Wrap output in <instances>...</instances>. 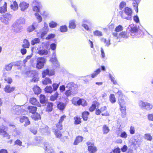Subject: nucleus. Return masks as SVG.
Listing matches in <instances>:
<instances>
[{"instance_id":"nucleus-33","label":"nucleus","mask_w":153,"mask_h":153,"mask_svg":"<svg viewBox=\"0 0 153 153\" xmlns=\"http://www.w3.org/2000/svg\"><path fill=\"white\" fill-rule=\"evenodd\" d=\"M7 11V3L5 2L4 5L0 7V13H3Z\"/></svg>"},{"instance_id":"nucleus-57","label":"nucleus","mask_w":153,"mask_h":153,"mask_svg":"<svg viewBox=\"0 0 153 153\" xmlns=\"http://www.w3.org/2000/svg\"><path fill=\"white\" fill-rule=\"evenodd\" d=\"M94 35L97 36H101L102 34L101 32L98 30H96L93 32Z\"/></svg>"},{"instance_id":"nucleus-37","label":"nucleus","mask_w":153,"mask_h":153,"mask_svg":"<svg viewBox=\"0 0 153 153\" xmlns=\"http://www.w3.org/2000/svg\"><path fill=\"white\" fill-rule=\"evenodd\" d=\"M38 53L41 55H46L48 53V51L45 49H40L38 51Z\"/></svg>"},{"instance_id":"nucleus-30","label":"nucleus","mask_w":153,"mask_h":153,"mask_svg":"<svg viewBox=\"0 0 153 153\" xmlns=\"http://www.w3.org/2000/svg\"><path fill=\"white\" fill-rule=\"evenodd\" d=\"M88 150L90 153H94L97 151V148L95 146H88Z\"/></svg>"},{"instance_id":"nucleus-5","label":"nucleus","mask_w":153,"mask_h":153,"mask_svg":"<svg viewBox=\"0 0 153 153\" xmlns=\"http://www.w3.org/2000/svg\"><path fill=\"white\" fill-rule=\"evenodd\" d=\"M7 128L3 126L0 127V135L3 137H8L9 135L7 132Z\"/></svg>"},{"instance_id":"nucleus-18","label":"nucleus","mask_w":153,"mask_h":153,"mask_svg":"<svg viewBox=\"0 0 153 153\" xmlns=\"http://www.w3.org/2000/svg\"><path fill=\"white\" fill-rule=\"evenodd\" d=\"M15 88V87H11L10 85H6L4 88V91L6 92L9 93L13 91Z\"/></svg>"},{"instance_id":"nucleus-63","label":"nucleus","mask_w":153,"mask_h":153,"mask_svg":"<svg viewBox=\"0 0 153 153\" xmlns=\"http://www.w3.org/2000/svg\"><path fill=\"white\" fill-rule=\"evenodd\" d=\"M83 23L88 24L89 25H91L92 24L91 21L89 19H84L82 21Z\"/></svg>"},{"instance_id":"nucleus-62","label":"nucleus","mask_w":153,"mask_h":153,"mask_svg":"<svg viewBox=\"0 0 153 153\" xmlns=\"http://www.w3.org/2000/svg\"><path fill=\"white\" fill-rule=\"evenodd\" d=\"M123 30V27L121 25H119L116 27L115 30L117 33V32H119L122 30Z\"/></svg>"},{"instance_id":"nucleus-31","label":"nucleus","mask_w":153,"mask_h":153,"mask_svg":"<svg viewBox=\"0 0 153 153\" xmlns=\"http://www.w3.org/2000/svg\"><path fill=\"white\" fill-rule=\"evenodd\" d=\"M53 103L48 102L47 103L46 111H51L53 109Z\"/></svg>"},{"instance_id":"nucleus-16","label":"nucleus","mask_w":153,"mask_h":153,"mask_svg":"<svg viewBox=\"0 0 153 153\" xmlns=\"http://www.w3.org/2000/svg\"><path fill=\"white\" fill-rule=\"evenodd\" d=\"M53 57L51 58L50 60L53 65L55 64V65L56 67H58L59 65V64L56 58V55L55 52H54L53 53Z\"/></svg>"},{"instance_id":"nucleus-45","label":"nucleus","mask_w":153,"mask_h":153,"mask_svg":"<svg viewBox=\"0 0 153 153\" xmlns=\"http://www.w3.org/2000/svg\"><path fill=\"white\" fill-rule=\"evenodd\" d=\"M100 69L98 68L96 71H94V72L91 74V77L92 78H94L96 77L98 74H99L100 72Z\"/></svg>"},{"instance_id":"nucleus-19","label":"nucleus","mask_w":153,"mask_h":153,"mask_svg":"<svg viewBox=\"0 0 153 153\" xmlns=\"http://www.w3.org/2000/svg\"><path fill=\"white\" fill-rule=\"evenodd\" d=\"M30 103L33 105H36L38 107H40L41 105L37 101L36 99L35 98H31L30 100Z\"/></svg>"},{"instance_id":"nucleus-47","label":"nucleus","mask_w":153,"mask_h":153,"mask_svg":"<svg viewBox=\"0 0 153 153\" xmlns=\"http://www.w3.org/2000/svg\"><path fill=\"white\" fill-rule=\"evenodd\" d=\"M81 118L78 117L76 116L74 117V123L76 125L79 124L81 123Z\"/></svg>"},{"instance_id":"nucleus-42","label":"nucleus","mask_w":153,"mask_h":153,"mask_svg":"<svg viewBox=\"0 0 153 153\" xmlns=\"http://www.w3.org/2000/svg\"><path fill=\"white\" fill-rule=\"evenodd\" d=\"M109 100L112 103H114L116 101V99L114 95L111 94L109 96Z\"/></svg>"},{"instance_id":"nucleus-10","label":"nucleus","mask_w":153,"mask_h":153,"mask_svg":"<svg viewBox=\"0 0 153 153\" xmlns=\"http://www.w3.org/2000/svg\"><path fill=\"white\" fill-rule=\"evenodd\" d=\"M12 29L14 32L18 33L23 29L22 26L14 22L12 25Z\"/></svg>"},{"instance_id":"nucleus-59","label":"nucleus","mask_w":153,"mask_h":153,"mask_svg":"<svg viewBox=\"0 0 153 153\" xmlns=\"http://www.w3.org/2000/svg\"><path fill=\"white\" fill-rule=\"evenodd\" d=\"M138 3L135 2L133 1V5L134 7V9L136 11L137 13L138 12Z\"/></svg>"},{"instance_id":"nucleus-17","label":"nucleus","mask_w":153,"mask_h":153,"mask_svg":"<svg viewBox=\"0 0 153 153\" xmlns=\"http://www.w3.org/2000/svg\"><path fill=\"white\" fill-rule=\"evenodd\" d=\"M29 4L28 3L25 2L23 1L20 3L19 6L21 8V10L22 11H24L26 10L29 7Z\"/></svg>"},{"instance_id":"nucleus-61","label":"nucleus","mask_w":153,"mask_h":153,"mask_svg":"<svg viewBox=\"0 0 153 153\" xmlns=\"http://www.w3.org/2000/svg\"><path fill=\"white\" fill-rule=\"evenodd\" d=\"M62 123H60L59 122L56 125V127L57 128L56 129L57 130H61L62 129Z\"/></svg>"},{"instance_id":"nucleus-6","label":"nucleus","mask_w":153,"mask_h":153,"mask_svg":"<svg viewBox=\"0 0 153 153\" xmlns=\"http://www.w3.org/2000/svg\"><path fill=\"white\" fill-rule=\"evenodd\" d=\"M112 34L113 36L116 38V39H118V38H122L126 39L128 37L127 33L124 31L121 32L118 35L117 32H114Z\"/></svg>"},{"instance_id":"nucleus-25","label":"nucleus","mask_w":153,"mask_h":153,"mask_svg":"<svg viewBox=\"0 0 153 153\" xmlns=\"http://www.w3.org/2000/svg\"><path fill=\"white\" fill-rule=\"evenodd\" d=\"M40 129L41 131V132L42 133H48L49 132V131L48 130V127L46 125H44L43 126H42L40 128Z\"/></svg>"},{"instance_id":"nucleus-23","label":"nucleus","mask_w":153,"mask_h":153,"mask_svg":"<svg viewBox=\"0 0 153 153\" xmlns=\"http://www.w3.org/2000/svg\"><path fill=\"white\" fill-rule=\"evenodd\" d=\"M131 28L130 31L132 33H135L138 31V28L136 25H131L129 26Z\"/></svg>"},{"instance_id":"nucleus-4","label":"nucleus","mask_w":153,"mask_h":153,"mask_svg":"<svg viewBox=\"0 0 153 153\" xmlns=\"http://www.w3.org/2000/svg\"><path fill=\"white\" fill-rule=\"evenodd\" d=\"M125 13L128 16V17L124 16L121 15V16L123 19H126L128 20H130L131 19V15L132 11L131 9L128 7H126L124 9Z\"/></svg>"},{"instance_id":"nucleus-9","label":"nucleus","mask_w":153,"mask_h":153,"mask_svg":"<svg viewBox=\"0 0 153 153\" xmlns=\"http://www.w3.org/2000/svg\"><path fill=\"white\" fill-rule=\"evenodd\" d=\"M32 5L33 6V9L34 11L39 12L40 9L41 7L39 3L36 0L33 1Z\"/></svg>"},{"instance_id":"nucleus-53","label":"nucleus","mask_w":153,"mask_h":153,"mask_svg":"<svg viewBox=\"0 0 153 153\" xmlns=\"http://www.w3.org/2000/svg\"><path fill=\"white\" fill-rule=\"evenodd\" d=\"M4 80L7 83L9 84H11L13 82V80L11 78L9 77H5L4 78Z\"/></svg>"},{"instance_id":"nucleus-43","label":"nucleus","mask_w":153,"mask_h":153,"mask_svg":"<svg viewBox=\"0 0 153 153\" xmlns=\"http://www.w3.org/2000/svg\"><path fill=\"white\" fill-rule=\"evenodd\" d=\"M60 31L62 33H65L67 31V27L66 25L61 26L59 28Z\"/></svg>"},{"instance_id":"nucleus-44","label":"nucleus","mask_w":153,"mask_h":153,"mask_svg":"<svg viewBox=\"0 0 153 153\" xmlns=\"http://www.w3.org/2000/svg\"><path fill=\"white\" fill-rule=\"evenodd\" d=\"M51 81L49 78L46 77L45 79L42 81V83L44 85H47L51 83Z\"/></svg>"},{"instance_id":"nucleus-21","label":"nucleus","mask_w":153,"mask_h":153,"mask_svg":"<svg viewBox=\"0 0 153 153\" xmlns=\"http://www.w3.org/2000/svg\"><path fill=\"white\" fill-rule=\"evenodd\" d=\"M66 106V104L62 102H59L57 105V108L61 111L64 110Z\"/></svg>"},{"instance_id":"nucleus-40","label":"nucleus","mask_w":153,"mask_h":153,"mask_svg":"<svg viewBox=\"0 0 153 153\" xmlns=\"http://www.w3.org/2000/svg\"><path fill=\"white\" fill-rule=\"evenodd\" d=\"M59 95V94L57 92H56L54 94L51 96V100L52 101H54L56 100L58 97Z\"/></svg>"},{"instance_id":"nucleus-41","label":"nucleus","mask_w":153,"mask_h":153,"mask_svg":"<svg viewBox=\"0 0 153 153\" xmlns=\"http://www.w3.org/2000/svg\"><path fill=\"white\" fill-rule=\"evenodd\" d=\"M109 76L111 82L113 83V84L114 85L117 84V82L114 75H112L111 74H109Z\"/></svg>"},{"instance_id":"nucleus-15","label":"nucleus","mask_w":153,"mask_h":153,"mask_svg":"<svg viewBox=\"0 0 153 153\" xmlns=\"http://www.w3.org/2000/svg\"><path fill=\"white\" fill-rule=\"evenodd\" d=\"M54 73L53 71L50 70L49 69H47L43 71L42 72V77H45L46 75L49 76H52L54 74Z\"/></svg>"},{"instance_id":"nucleus-8","label":"nucleus","mask_w":153,"mask_h":153,"mask_svg":"<svg viewBox=\"0 0 153 153\" xmlns=\"http://www.w3.org/2000/svg\"><path fill=\"white\" fill-rule=\"evenodd\" d=\"M34 72L32 71H29L26 72V74L28 76L31 77V75L33 74ZM32 79L31 80V81L36 82L39 79L38 75L37 74H33L32 76Z\"/></svg>"},{"instance_id":"nucleus-58","label":"nucleus","mask_w":153,"mask_h":153,"mask_svg":"<svg viewBox=\"0 0 153 153\" xmlns=\"http://www.w3.org/2000/svg\"><path fill=\"white\" fill-rule=\"evenodd\" d=\"M102 41L106 44V46H108L110 45V39H108L107 40L105 39L102 38Z\"/></svg>"},{"instance_id":"nucleus-51","label":"nucleus","mask_w":153,"mask_h":153,"mask_svg":"<svg viewBox=\"0 0 153 153\" xmlns=\"http://www.w3.org/2000/svg\"><path fill=\"white\" fill-rule=\"evenodd\" d=\"M57 25V23L53 21H51L49 24V26L52 28L56 27Z\"/></svg>"},{"instance_id":"nucleus-1","label":"nucleus","mask_w":153,"mask_h":153,"mask_svg":"<svg viewBox=\"0 0 153 153\" xmlns=\"http://www.w3.org/2000/svg\"><path fill=\"white\" fill-rule=\"evenodd\" d=\"M24 107L23 105H15L13 107L12 112L17 115H23L26 112Z\"/></svg>"},{"instance_id":"nucleus-14","label":"nucleus","mask_w":153,"mask_h":153,"mask_svg":"<svg viewBox=\"0 0 153 153\" xmlns=\"http://www.w3.org/2000/svg\"><path fill=\"white\" fill-rule=\"evenodd\" d=\"M120 109L121 111V115L123 118L125 117L126 116V108L125 104H119Z\"/></svg>"},{"instance_id":"nucleus-26","label":"nucleus","mask_w":153,"mask_h":153,"mask_svg":"<svg viewBox=\"0 0 153 153\" xmlns=\"http://www.w3.org/2000/svg\"><path fill=\"white\" fill-rule=\"evenodd\" d=\"M29 111L31 113L33 114L36 113L37 110V108L35 106H29L28 107Z\"/></svg>"},{"instance_id":"nucleus-49","label":"nucleus","mask_w":153,"mask_h":153,"mask_svg":"<svg viewBox=\"0 0 153 153\" xmlns=\"http://www.w3.org/2000/svg\"><path fill=\"white\" fill-rule=\"evenodd\" d=\"M103 133L104 134H107L109 131V129L108 127L106 125H104L102 128Z\"/></svg>"},{"instance_id":"nucleus-36","label":"nucleus","mask_w":153,"mask_h":153,"mask_svg":"<svg viewBox=\"0 0 153 153\" xmlns=\"http://www.w3.org/2000/svg\"><path fill=\"white\" fill-rule=\"evenodd\" d=\"M40 138L39 137H36L34 139V143H33V145L35 146H38L39 144L41 143V141L40 140Z\"/></svg>"},{"instance_id":"nucleus-56","label":"nucleus","mask_w":153,"mask_h":153,"mask_svg":"<svg viewBox=\"0 0 153 153\" xmlns=\"http://www.w3.org/2000/svg\"><path fill=\"white\" fill-rule=\"evenodd\" d=\"M13 66V64L11 63L8 64L6 65L5 66V69L7 71H10Z\"/></svg>"},{"instance_id":"nucleus-13","label":"nucleus","mask_w":153,"mask_h":153,"mask_svg":"<svg viewBox=\"0 0 153 153\" xmlns=\"http://www.w3.org/2000/svg\"><path fill=\"white\" fill-rule=\"evenodd\" d=\"M39 26V24L37 22H33L32 25L29 26L27 30L29 32H31L35 29H37Z\"/></svg>"},{"instance_id":"nucleus-35","label":"nucleus","mask_w":153,"mask_h":153,"mask_svg":"<svg viewBox=\"0 0 153 153\" xmlns=\"http://www.w3.org/2000/svg\"><path fill=\"white\" fill-rule=\"evenodd\" d=\"M33 90L36 94H39L41 92L40 88L37 86H35L34 87Z\"/></svg>"},{"instance_id":"nucleus-7","label":"nucleus","mask_w":153,"mask_h":153,"mask_svg":"<svg viewBox=\"0 0 153 153\" xmlns=\"http://www.w3.org/2000/svg\"><path fill=\"white\" fill-rule=\"evenodd\" d=\"M44 149L48 153H55L51 144L48 143H44Z\"/></svg>"},{"instance_id":"nucleus-64","label":"nucleus","mask_w":153,"mask_h":153,"mask_svg":"<svg viewBox=\"0 0 153 153\" xmlns=\"http://www.w3.org/2000/svg\"><path fill=\"white\" fill-rule=\"evenodd\" d=\"M113 153H120V149L119 148L117 147L115 148L114 149L112 150Z\"/></svg>"},{"instance_id":"nucleus-24","label":"nucleus","mask_w":153,"mask_h":153,"mask_svg":"<svg viewBox=\"0 0 153 153\" xmlns=\"http://www.w3.org/2000/svg\"><path fill=\"white\" fill-rule=\"evenodd\" d=\"M77 93V91H73L70 89H69L66 91L65 94L68 97L71 95H74L76 94Z\"/></svg>"},{"instance_id":"nucleus-28","label":"nucleus","mask_w":153,"mask_h":153,"mask_svg":"<svg viewBox=\"0 0 153 153\" xmlns=\"http://www.w3.org/2000/svg\"><path fill=\"white\" fill-rule=\"evenodd\" d=\"M33 119L35 120L40 119L41 118L40 114L38 113H35L31 115Z\"/></svg>"},{"instance_id":"nucleus-34","label":"nucleus","mask_w":153,"mask_h":153,"mask_svg":"<svg viewBox=\"0 0 153 153\" xmlns=\"http://www.w3.org/2000/svg\"><path fill=\"white\" fill-rule=\"evenodd\" d=\"M53 131L54 132V134L56 137L57 138H60L62 136V134L59 130L53 128Z\"/></svg>"},{"instance_id":"nucleus-55","label":"nucleus","mask_w":153,"mask_h":153,"mask_svg":"<svg viewBox=\"0 0 153 153\" xmlns=\"http://www.w3.org/2000/svg\"><path fill=\"white\" fill-rule=\"evenodd\" d=\"M0 20L1 22L4 23L5 24H8L9 22L4 17V16L1 17L0 18Z\"/></svg>"},{"instance_id":"nucleus-11","label":"nucleus","mask_w":153,"mask_h":153,"mask_svg":"<svg viewBox=\"0 0 153 153\" xmlns=\"http://www.w3.org/2000/svg\"><path fill=\"white\" fill-rule=\"evenodd\" d=\"M77 85L73 82H70L67 85L66 88L73 91H77Z\"/></svg>"},{"instance_id":"nucleus-54","label":"nucleus","mask_w":153,"mask_h":153,"mask_svg":"<svg viewBox=\"0 0 153 153\" xmlns=\"http://www.w3.org/2000/svg\"><path fill=\"white\" fill-rule=\"evenodd\" d=\"M118 101L119 104H125V101L123 98V96L121 97H118Z\"/></svg>"},{"instance_id":"nucleus-32","label":"nucleus","mask_w":153,"mask_h":153,"mask_svg":"<svg viewBox=\"0 0 153 153\" xmlns=\"http://www.w3.org/2000/svg\"><path fill=\"white\" fill-rule=\"evenodd\" d=\"M15 22L19 25L24 24L25 22V19L23 18H20L19 19L16 20Z\"/></svg>"},{"instance_id":"nucleus-46","label":"nucleus","mask_w":153,"mask_h":153,"mask_svg":"<svg viewBox=\"0 0 153 153\" xmlns=\"http://www.w3.org/2000/svg\"><path fill=\"white\" fill-rule=\"evenodd\" d=\"M144 138L148 140L151 141L152 139V137L150 134H144Z\"/></svg>"},{"instance_id":"nucleus-38","label":"nucleus","mask_w":153,"mask_h":153,"mask_svg":"<svg viewBox=\"0 0 153 153\" xmlns=\"http://www.w3.org/2000/svg\"><path fill=\"white\" fill-rule=\"evenodd\" d=\"M89 114V112L88 111H85L82 113V118L84 120L86 121L87 120Z\"/></svg>"},{"instance_id":"nucleus-22","label":"nucleus","mask_w":153,"mask_h":153,"mask_svg":"<svg viewBox=\"0 0 153 153\" xmlns=\"http://www.w3.org/2000/svg\"><path fill=\"white\" fill-rule=\"evenodd\" d=\"M40 101L42 104H45L47 102V100L45 96L43 94H41L39 97Z\"/></svg>"},{"instance_id":"nucleus-2","label":"nucleus","mask_w":153,"mask_h":153,"mask_svg":"<svg viewBox=\"0 0 153 153\" xmlns=\"http://www.w3.org/2000/svg\"><path fill=\"white\" fill-rule=\"evenodd\" d=\"M138 104L140 107L147 111L151 110L153 107L152 104L147 102H145L142 100L139 101Z\"/></svg>"},{"instance_id":"nucleus-27","label":"nucleus","mask_w":153,"mask_h":153,"mask_svg":"<svg viewBox=\"0 0 153 153\" xmlns=\"http://www.w3.org/2000/svg\"><path fill=\"white\" fill-rule=\"evenodd\" d=\"M10 7L14 11L17 10L18 8V5L17 2L16 1H14L13 4H11Z\"/></svg>"},{"instance_id":"nucleus-29","label":"nucleus","mask_w":153,"mask_h":153,"mask_svg":"<svg viewBox=\"0 0 153 153\" xmlns=\"http://www.w3.org/2000/svg\"><path fill=\"white\" fill-rule=\"evenodd\" d=\"M83 140V137L81 136H78L76 137L74 142V145H77L80 142H81Z\"/></svg>"},{"instance_id":"nucleus-60","label":"nucleus","mask_w":153,"mask_h":153,"mask_svg":"<svg viewBox=\"0 0 153 153\" xmlns=\"http://www.w3.org/2000/svg\"><path fill=\"white\" fill-rule=\"evenodd\" d=\"M128 136V135L126 133L125 131L122 132L120 135V137L126 139Z\"/></svg>"},{"instance_id":"nucleus-48","label":"nucleus","mask_w":153,"mask_h":153,"mask_svg":"<svg viewBox=\"0 0 153 153\" xmlns=\"http://www.w3.org/2000/svg\"><path fill=\"white\" fill-rule=\"evenodd\" d=\"M35 16L36 17V19L38 21V23H39L40 22H41L42 21V19L41 16L37 13H36L35 14Z\"/></svg>"},{"instance_id":"nucleus-3","label":"nucleus","mask_w":153,"mask_h":153,"mask_svg":"<svg viewBox=\"0 0 153 153\" xmlns=\"http://www.w3.org/2000/svg\"><path fill=\"white\" fill-rule=\"evenodd\" d=\"M46 60L45 58L42 57H39L37 59L36 67L39 69H41L44 67Z\"/></svg>"},{"instance_id":"nucleus-12","label":"nucleus","mask_w":153,"mask_h":153,"mask_svg":"<svg viewBox=\"0 0 153 153\" xmlns=\"http://www.w3.org/2000/svg\"><path fill=\"white\" fill-rule=\"evenodd\" d=\"M48 31V25L46 23H44V27L40 31L41 36L42 38H43L44 36L47 33Z\"/></svg>"},{"instance_id":"nucleus-39","label":"nucleus","mask_w":153,"mask_h":153,"mask_svg":"<svg viewBox=\"0 0 153 153\" xmlns=\"http://www.w3.org/2000/svg\"><path fill=\"white\" fill-rule=\"evenodd\" d=\"M24 44L22 45V47L24 48H28L30 46V43L26 39H25L23 41Z\"/></svg>"},{"instance_id":"nucleus-50","label":"nucleus","mask_w":153,"mask_h":153,"mask_svg":"<svg viewBox=\"0 0 153 153\" xmlns=\"http://www.w3.org/2000/svg\"><path fill=\"white\" fill-rule=\"evenodd\" d=\"M39 42V39L38 38H36L31 41V44L32 45H33L36 44L38 43Z\"/></svg>"},{"instance_id":"nucleus-20","label":"nucleus","mask_w":153,"mask_h":153,"mask_svg":"<svg viewBox=\"0 0 153 153\" xmlns=\"http://www.w3.org/2000/svg\"><path fill=\"white\" fill-rule=\"evenodd\" d=\"M75 22L76 20L74 19H73L70 20L69 22V27L71 29L75 28L76 26V25Z\"/></svg>"},{"instance_id":"nucleus-52","label":"nucleus","mask_w":153,"mask_h":153,"mask_svg":"<svg viewBox=\"0 0 153 153\" xmlns=\"http://www.w3.org/2000/svg\"><path fill=\"white\" fill-rule=\"evenodd\" d=\"M53 89L51 86H47L45 88V91L47 93H51L53 91Z\"/></svg>"}]
</instances>
